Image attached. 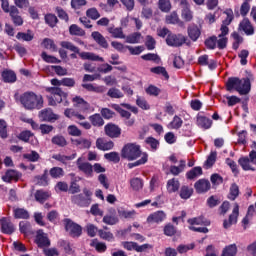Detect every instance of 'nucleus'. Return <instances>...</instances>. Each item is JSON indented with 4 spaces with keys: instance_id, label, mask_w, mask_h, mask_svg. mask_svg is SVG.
<instances>
[{
    "instance_id": "3c124183",
    "label": "nucleus",
    "mask_w": 256,
    "mask_h": 256,
    "mask_svg": "<svg viewBox=\"0 0 256 256\" xmlns=\"http://www.w3.org/2000/svg\"><path fill=\"white\" fill-rule=\"evenodd\" d=\"M237 255V244H230L223 249L222 256Z\"/></svg>"
},
{
    "instance_id": "e2e57ef3",
    "label": "nucleus",
    "mask_w": 256,
    "mask_h": 256,
    "mask_svg": "<svg viewBox=\"0 0 256 256\" xmlns=\"http://www.w3.org/2000/svg\"><path fill=\"white\" fill-rule=\"evenodd\" d=\"M104 158L112 163H119L121 161V156L117 152L106 153L104 154Z\"/></svg>"
},
{
    "instance_id": "ddd939ff",
    "label": "nucleus",
    "mask_w": 256,
    "mask_h": 256,
    "mask_svg": "<svg viewBox=\"0 0 256 256\" xmlns=\"http://www.w3.org/2000/svg\"><path fill=\"white\" fill-rule=\"evenodd\" d=\"M36 245L40 249H45V247H50L51 246V240H49V237L43 230H38L36 232Z\"/></svg>"
},
{
    "instance_id": "423d86ee",
    "label": "nucleus",
    "mask_w": 256,
    "mask_h": 256,
    "mask_svg": "<svg viewBox=\"0 0 256 256\" xmlns=\"http://www.w3.org/2000/svg\"><path fill=\"white\" fill-rule=\"evenodd\" d=\"M121 157L122 159H126V161H136L139 157H143L141 145L137 143L125 144L121 150Z\"/></svg>"
},
{
    "instance_id": "a19ab883",
    "label": "nucleus",
    "mask_w": 256,
    "mask_h": 256,
    "mask_svg": "<svg viewBox=\"0 0 256 256\" xmlns=\"http://www.w3.org/2000/svg\"><path fill=\"white\" fill-rule=\"evenodd\" d=\"M70 35H75L76 37H85V30L79 27L77 24H72L69 27Z\"/></svg>"
},
{
    "instance_id": "2f4dec72",
    "label": "nucleus",
    "mask_w": 256,
    "mask_h": 256,
    "mask_svg": "<svg viewBox=\"0 0 256 256\" xmlns=\"http://www.w3.org/2000/svg\"><path fill=\"white\" fill-rule=\"evenodd\" d=\"M73 145L78 147V149H89L91 147V140L87 138H78L72 140Z\"/></svg>"
},
{
    "instance_id": "1a4fd4ad",
    "label": "nucleus",
    "mask_w": 256,
    "mask_h": 256,
    "mask_svg": "<svg viewBox=\"0 0 256 256\" xmlns=\"http://www.w3.org/2000/svg\"><path fill=\"white\" fill-rule=\"evenodd\" d=\"M64 227L70 237H81V234L83 233L81 225L73 222V220L69 218L64 219Z\"/></svg>"
},
{
    "instance_id": "680f3d73",
    "label": "nucleus",
    "mask_w": 256,
    "mask_h": 256,
    "mask_svg": "<svg viewBox=\"0 0 256 256\" xmlns=\"http://www.w3.org/2000/svg\"><path fill=\"white\" fill-rule=\"evenodd\" d=\"M141 41V33L140 32H134L126 37V43H139Z\"/></svg>"
},
{
    "instance_id": "a211bd4d",
    "label": "nucleus",
    "mask_w": 256,
    "mask_h": 256,
    "mask_svg": "<svg viewBox=\"0 0 256 256\" xmlns=\"http://www.w3.org/2000/svg\"><path fill=\"white\" fill-rule=\"evenodd\" d=\"M8 13L10 14L11 20L16 27H21V25H23V17L16 6H11Z\"/></svg>"
},
{
    "instance_id": "dca6fc26",
    "label": "nucleus",
    "mask_w": 256,
    "mask_h": 256,
    "mask_svg": "<svg viewBox=\"0 0 256 256\" xmlns=\"http://www.w3.org/2000/svg\"><path fill=\"white\" fill-rule=\"evenodd\" d=\"M187 33H188L189 39L195 42L199 39V37H201V26L195 23H191L188 25Z\"/></svg>"
},
{
    "instance_id": "c85d7f7f",
    "label": "nucleus",
    "mask_w": 256,
    "mask_h": 256,
    "mask_svg": "<svg viewBox=\"0 0 256 256\" xmlns=\"http://www.w3.org/2000/svg\"><path fill=\"white\" fill-rule=\"evenodd\" d=\"M196 123L198 127H201L202 129H211V125H213V120L207 118L206 116L198 115Z\"/></svg>"
},
{
    "instance_id": "c03bdc74",
    "label": "nucleus",
    "mask_w": 256,
    "mask_h": 256,
    "mask_svg": "<svg viewBox=\"0 0 256 256\" xmlns=\"http://www.w3.org/2000/svg\"><path fill=\"white\" fill-rule=\"evenodd\" d=\"M147 161H149V155L144 152L139 160L134 163H128V169H133V167H139V165H145Z\"/></svg>"
},
{
    "instance_id": "393cba45",
    "label": "nucleus",
    "mask_w": 256,
    "mask_h": 256,
    "mask_svg": "<svg viewBox=\"0 0 256 256\" xmlns=\"http://www.w3.org/2000/svg\"><path fill=\"white\" fill-rule=\"evenodd\" d=\"M1 223V229L2 233H5L6 235H11L15 231V226L11 222L9 218H2L0 220Z\"/></svg>"
},
{
    "instance_id": "f8f14e48",
    "label": "nucleus",
    "mask_w": 256,
    "mask_h": 256,
    "mask_svg": "<svg viewBox=\"0 0 256 256\" xmlns=\"http://www.w3.org/2000/svg\"><path fill=\"white\" fill-rule=\"evenodd\" d=\"M21 177H23V173L15 169H8L2 176V181H4V183H17Z\"/></svg>"
},
{
    "instance_id": "cd10ccee",
    "label": "nucleus",
    "mask_w": 256,
    "mask_h": 256,
    "mask_svg": "<svg viewBox=\"0 0 256 256\" xmlns=\"http://www.w3.org/2000/svg\"><path fill=\"white\" fill-rule=\"evenodd\" d=\"M181 187V182H179L178 179L172 178L167 181L166 189L168 193H177L179 191V188Z\"/></svg>"
},
{
    "instance_id": "412c9836",
    "label": "nucleus",
    "mask_w": 256,
    "mask_h": 256,
    "mask_svg": "<svg viewBox=\"0 0 256 256\" xmlns=\"http://www.w3.org/2000/svg\"><path fill=\"white\" fill-rule=\"evenodd\" d=\"M239 30L243 31L245 35H254L255 34V28L253 27V24H251V21L249 18H244L240 24H239Z\"/></svg>"
},
{
    "instance_id": "774afa93",
    "label": "nucleus",
    "mask_w": 256,
    "mask_h": 256,
    "mask_svg": "<svg viewBox=\"0 0 256 256\" xmlns=\"http://www.w3.org/2000/svg\"><path fill=\"white\" fill-rule=\"evenodd\" d=\"M58 21L59 20L57 19V16H55V14H47L45 16V23H47L49 27H55Z\"/></svg>"
},
{
    "instance_id": "2eb2a0df",
    "label": "nucleus",
    "mask_w": 256,
    "mask_h": 256,
    "mask_svg": "<svg viewBox=\"0 0 256 256\" xmlns=\"http://www.w3.org/2000/svg\"><path fill=\"white\" fill-rule=\"evenodd\" d=\"M76 165H77L79 171L84 173V175H86V177H93V165H91V163L83 162V158H78Z\"/></svg>"
},
{
    "instance_id": "a878e982",
    "label": "nucleus",
    "mask_w": 256,
    "mask_h": 256,
    "mask_svg": "<svg viewBox=\"0 0 256 256\" xmlns=\"http://www.w3.org/2000/svg\"><path fill=\"white\" fill-rule=\"evenodd\" d=\"M39 117L40 119H42V121H48V122L57 121L59 119V116L53 113V110L51 109H44L40 111Z\"/></svg>"
},
{
    "instance_id": "6e6552de",
    "label": "nucleus",
    "mask_w": 256,
    "mask_h": 256,
    "mask_svg": "<svg viewBox=\"0 0 256 256\" xmlns=\"http://www.w3.org/2000/svg\"><path fill=\"white\" fill-rule=\"evenodd\" d=\"M238 164L242 167L243 171H256V151L252 150L247 157H241Z\"/></svg>"
},
{
    "instance_id": "6e6d98bb",
    "label": "nucleus",
    "mask_w": 256,
    "mask_h": 256,
    "mask_svg": "<svg viewBox=\"0 0 256 256\" xmlns=\"http://www.w3.org/2000/svg\"><path fill=\"white\" fill-rule=\"evenodd\" d=\"M107 95L108 97H111V99H123L124 97L123 92L117 88H110Z\"/></svg>"
},
{
    "instance_id": "338daca9",
    "label": "nucleus",
    "mask_w": 256,
    "mask_h": 256,
    "mask_svg": "<svg viewBox=\"0 0 256 256\" xmlns=\"http://www.w3.org/2000/svg\"><path fill=\"white\" fill-rule=\"evenodd\" d=\"M24 159H27L28 161H31L32 163H36V161H39L41 156L37 151H31L30 153H26L23 155Z\"/></svg>"
},
{
    "instance_id": "ea45409f",
    "label": "nucleus",
    "mask_w": 256,
    "mask_h": 256,
    "mask_svg": "<svg viewBox=\"0 0 256 256\" xmlns=\"http://www.w3.org/2000/svg\"><path fill=\"white\" fill-rule=\"evenodd\" d=\"M204 45L210 50L217 49L219 47V39L217 40V36H211L205 40Z\"/></svg>"
},
{
    "instance_id": "9b49d317",
    "label": "nucleus",
    "mask_w": 256,
    "mask_h": 256,
    "mask_svg": "<svg viewBox=\"0 0 256 256\" xmlns=\"http://www.w3.org/2000/svg\"><path fill=\"white\" fill-rule=\"evenodd\" d=\"M181 6V18L186 23H191L193 21V11H191V6L187 0H180Z\"/></svg>"
},
{
    "instance_id": "37998d69",
    "label": "nucleus",
    "mask_w": 256,
    "mask_h": 256,
    "mask_svg": "<svg viewBox=\"0 0 256 256\" xmlns=\"http://www.w3.org/2000/svg\"><path fill=\"white\" fill-rule=\"evenodd\" d=\"M239 197V186L235 183L231 184L230 190L228 193V199L230 201H235Z\"/></svg>"
},
{
    "instance_id": "0e129e2a",
    "label": "nucleus",
    "mask_w": 256,
    "mask_h": 256,
    "mask_svg": "<svg viewBox=\"0 0 256 256\" xmlns=\"http://www.w3.org/2000/svg\"><path fill=\"white\" fill-rule=\"evenodd\" d=\"M53 145H57L58 147H65L67 146V140L65 137L61 135H56L52 138Z\"/></svg>"
},
{
    "instance_id": "f257e3e1",
    "label": "nucleus",
    "mask_w": 256,
    "mask_h": 256,
    "mask_svg": "<svg viewBox=\"0 0 256 256\" xmlns=\"http://www.w3.org/2000/svg\"><path fill=\"white\" fill-rule=\"evenodd\" d=\"M51 85L54 87L46 88V92L50 95L47 96L48 104L51 107H55L58 103H63L64 107H68L69 101H67L68 94L64 92L60 87H75V79L63 78L61 80L54 78L51 80Z\"/></svg>"
},
{
    "instance_id": "7c9ffc66",
    "label": "nucleus",
    "mask_w": 256,
    "mask_h": 256,
    "mask_svg": "<svg viewBox=\"0 0 256 256\" xmlns=\"http://www.w3.org/2000/svg\"><path fill=\"white\" fill-rule=\"evenodd\" d=\"M1 77L4 83H15L17 81V74L13 70H4L1 73Z\"/></svg>"
},
{
    "instance_id": "4c0bfd02",
    "label": "nucleus",
    "mask_w": 256,
    "mask_h": 256,
    "mask_svg": "<svg viewBox=\"0 0 256 256\" xmlns=\"http://www.w3.org/2000/svg\"><path fill=\"white\" fill-rule=\"evenodd\" d=\"M13 215L15 219H29V211L24 208H13Z\"/></svg>"
},
{
    "instance_id": "aec40b11",
    "label": "nucleus",
    "mask_w": 256,
    "mask_h": 256,
    "mask_svg": "<svg viewBox=\"0 0 256 256\" xmlns=\"http://www.w3.org/2000/svg\"><path fill=\"white\" fill-rule=\"evenodd\" d=\"M239 217V204L235 203L232 214L229 216V221L224 220L223 227L224 229H229L231 225L237 223V218Z\"/></svg>"
},
{
    "instance_id": "a18cd8bd",
    "label": "nucleus",
    "mask_w": 256,
    "mask_h": 256,
    "mask_svg": "<svg viewBox=\"0 0 256 256\" xmlns=\"http://www.w3.org/2000/svg\"><path fill=\"white\" fill-rule=\"evenodd\" d=\"M183 127V119L175 115L173 120L168 124V129H181Z\"/></svg>"
},
{
    "instance_id": "864d4df0",
    "label": "nucleus",
    "mask_w": 256,
    "mask_h": 256,
    "mask_svg": "<svg viewBox=\"0 0 256 256\" xmlns=\"http://www.w3.org/2000/svg\"><path fill=\"white\" fill-rule=\"evenodd\" d=\"M86 16L88 17V19H92V21H97V19L101 17V13H99V10H97V8L92 7L86 11Z\"/></svg>"
},
{
    "instance_id": "473e14b6",
    "label": "nucleus",
    "mask_w": 256,
    "mask_h": 256,
    "mask_svg": "<svg viewBox=\"0 0 256 256\" xmlns=\"http://www.w3.org/2000/svg\"><path fill=\"white\" fill-rule=\"evenodd\" d=\"M65 117H68V119H78V121H85V115L81 114L80 112H77L71 108H68L64 111Z\"/></svg>"
},
{
    "instance_id": "4468645a",
    "label": "nucleus",
    "mask_w": 256,
    "mask_h": 256,
    "mask_svg": "<svg viewBox=\"0 0 256 256\" xmlns=\"http://www.w3.org/2000/svg\"><path fill=\"white\" fill-rule=\"evenodd\" d=\"M72 101L80 113H89V111H91V104H89L83 98L76 96L72 99Z\"/></svg>"
},
{
    "instance_id": "de8ad7c7",
    "label": "nucleus",
    "mask_w": 256,
    "mask_h": 256,
    "mask_svg": "<svg viewBox=\"0 0 256 256\" xmlns=\"http://www.w3.org/2000/svg\"><path fill=\"white\" fill-rule=\"evenodd\" d=\"M49 197H51V194L47 191L37 190L35 193V199L38 203H44Z\"/></svg>"
},
{
    "instance_id": "0eeeda50",
    "label": "nucleus",
    "mask_w": 256,
    "mask_h": 256,
    "mask_svg": "<svg viewBox=\"0 0 256 256\" xmlns=\"http://www.w3.org/2000/svg\"><path fill=\"white\" fill-rule=\"evenodd\" d=\"M91 197H93V192L89 188H84L82 193L71 196V203L77 207H89L92 201Z\"/></svg>"
},
{
    "instance_id": "49530a36",
    "label": "nucleus",
    "mask_w": 256,
    "mask_h": 256,
    "mask_svg": "<svg viewBox=\"0 0 256 256\" xmlns=\"http://www.w3.org/2000/svg\"><path fill=\"white\" fill-rule=\"evenodd\" d=\"M179 195L181 199H190L193 195V188L184 185L180 188Z\"/></svg>"
},
{
    "instance_id": "20e7f679",
    "label": "nucleus",
    "mask_w": 256,
    "mask_h": 256,
    "mask_svg": "<svg viewBox=\"0 0 256 256\" xmlns=\"http://www.w3.org/2000/svg\"><path fill=\"white\" fill-rule=\"evenodd\" d=\"M226 15V19L223 20L220 31L221 33L218 35V49H225L227 47V35H229V25H231L233 21V10H227L224 12Z\"/></svg>"
},
{
    "instance_id": "5701e85b",
    "label": "nucleus",
    "mask_w": 256,
    "mask_h": 256,
    "mask_svg": "<svg viewBox=\"0 0 256 256\" xmlns=\"http://www.w3.org/2000/svg\"><path fill=\"white\" fill-rule=\"evenodd\" d=\"M96 147L100 151H111L115 147V143L113 141H107L104 138H98L96 140Z\"/></svg>"
},
{
    "instance_id": "c756f323",
    "label": "nucleus",
    "mask_w": 256,
    "mask_h": 256,
    "mask_svg": "<svg viewBox=\"0 0 256 256\" xmlns=\"http://www.w3.org/2000/svg\"><path fill=\"white\" fill-rule=\"evenodd\" d=\"M107 31L114 39H125V33H123V28L121 27L110 26Z\"/></svg>"
},
{
    "instance_id": "bb28decb",
    "label": "nucleus",
    "mask_w": 256,
    "mask_h": 256,
    "mask_svg": "<svg viewBox=\"0 0 256 256\" xmlns=\"http://www.w3.org/2000/svg\"><path fill=\"white\" fill-rule=\"evenodd\" d=\"M91 37L92 39H94V41H96V43H98V45H100V47H102L103 49H108L109 43L107 42V39H105V36L103 34L95 31L92 32Z\"/></svg>"
},
{
    "instance_id": "69168bd1",
    "label": "nucleus",
    "mask_w": 256,
    "mask_h": 256,
    "mask_svg": "<svg viewBox=\"0 0 256 256\" xmlns=\"http://www.w3.org/2000/svg\"><path fill=\"white\" fill-rule=\"evenodd\" d=\"M42 45L45 49H49L50 51L57 52V45L52 39L45 38L42 42Z\"/></svg>"
},
{
    "instance_id": "f03ea898",
    "label": "nucleus",
    "mask_w": 256,
    "mask_h": 256,
    "mask_svg": "<svg viewBox=\"0 0 256 256\" xmlns=\"http://www.w3.org/2000/svg\"><path fill=\"white\" fill-rule=\"evenodd\" d=\"M14 100L22 105L26 111H39V109H43V104L45 103L43 96L33 91H26L22 94L16 91L14 93Z\"/></svg>"
},
{
    "instance_id": "39448f33",
    "label": "nucleus",
    "mask_w": 256,
    "mask_h": 256,
    "mask_svg": "<svg viewBox=\"0 0 256 256\" xmlns=\"http://www.w3.org/2000/svg\"><path fill=\"white\" fill-rule=\"evenodd\" d=\"M63 49H67L68 51H72V53H77L81 59L88 61H100V63H104L105 59L100 57L99 55L93 52H80L79 47L75 46L72 42L62 41L60 43Z\"/></svg>"
},
{
    "instance_id": "9d476101",
    "label": "nucleus",
    "mask_w": 256,
    "mask_h": 256,
    "mask_svg": "<svg viewBox=\"0 0 256 256\" xmlns=\"http://www.w3.org/2000/svg\"><path fill=\"white\" fill-rule=\"evenodd\" d=\"M184 43H187V37L183 34L170 33L167 35L166 44L169 47H181Z\"/></svg>"
},
{
    "instance_id": "f704fd0d",
    "label": "nucleus",
    "mask_w": 256,
    "mask_h": 256,
    "mask_svg": "<svg viewBox=\"0 0 256 256\" xmlns=\"http://www.w3.org/2000/svg\"><path fill=\"white\" fill-rule=\"evenodd\" d=\"M83 89H86V91H90L92 93H105V86H99L96 84H82Z\"/></svg>"
},
{
    "instance_id": "13d9d810",
    "label": "nucleus",
    "mask_w": 256,
    "mask_h": 256,
    "mask_svg": "<svg viewBox=\"0 0 256 256\" xmlns=\"http://www.w3.org/2000/svg\"><path fill=\"white\" fill-rule=\"evenodd\" d=\"M136 105H138L140 109H143L144 111H149V109H151L149 102H147V100L141 96L137 97Z\"/></svg>"
},
{
    "instance_id": "4be33fe9",
    "label": "nucleus",
    "mask_w": 256,
    "mask_h": 256,
    "mask_svg": "<svg viewBox=\"0 0 256 256\" xmlns=\"http://www.w3.org/2000/svg\"><path fill=\"white\" fill-rule=\"evenodd\" d=\"M194 188L197 193H207L211 189V182L207 179H199L195 182Z\"/></svg>"
},
{
    "instance_id": "72a5a7b5",
    "label": "nucleus",
    "mask_w": 256,
    "mask_h": 256,
    "mask_svg": "<svg viewBox=\"0 0 256 256\" xmlns=\"http://www.w3.org/2000/svg\"><path fill=\"white\" fill-rule=\"evenodd\" d=\"M185 167H187V162L185 160H180L179 166H170V173L174 176L180 175V173H183V171H185Z\"/></svg>"
},
{
    "instance_id": "f3484780",
    "label": "nucleus",
    "mask_w": 256,
    "mask_h": 256,
    "mask_svg": "<svg viewBox=\"0 0 256 256\" xmlns=\"http://www.w3.org/2000/svg\"><path fill=\"white\" fill-rule=\"evenodd\" d=\"M166 23L168 25H178L181 29H185V22L180 20L179 14H177L176 11H173L166 16Z\"/></svg>"
},
{
    "instance_id": "58836bf2",
    "label": "nucleus",
    "mask_w": 256,
    "mask_h": 256,
    "mask_svg": "<svg viewBox=\"0 0 256 256\" xmlns=\"http://www.w3.org/2000/svg\"><path fill=\"white\" fill-rule=\"evenodd\" d=\"M200 175H203V168L197 166L192 168L190 171L186 173L187 179H197V177H200Z\"/></svg>"
},
{
    "instance_id": "bf43d9fd",
    "label": "nucleus",
    "mask_w": 256,
    "mask_h": 256,
    "mask_svg": "<svg viewBox=\"0 0 256 256\" xmlns=\"http://www.w3.org/2000/svg\"><path fill=\"white\" fill-rule=\"evenodd\" d=\"M147 95H150L152 97H159V95H161V89H159L157 86L155 85H149L146 89H145Z\"/></svg>"
},
{
    "instance_id": "603ef678",
    "label": "nucleus",
    "mask_w": 256,
    "mask_h": 256,
    "mask_svg": "<svg viewBox=\"0 0 256 256\" xmlns=\"http://www.w3.org/2000/svg\"><path fill=\"white\" fill-rule=\"evenodd\" d=\"M118 215L122 219H133L135 215H137V212L135 210L126 211L125 209L121 208L118 209Z\"/></svg>"
},
{
    "instance_id": "5fc2aeb1",
    "label": "nucleus",
    "mask_w": 256,
    "mask_h": 256,
    "mask_svg": "<svg viewBox=\"0 0 256 256\" xmlns=\"http://www.w3.org/2000/svg\"><path fill=\"white\" fill-rule=\"evenodd\" d=\"M63 175H65V171H63L61 167H53L50 169V177H52V179H61Z\"/></svg>"
},
{
    "instance_id": "79ce46f5",
    "label": "nucleus",
    "mask_w": 256,
    "mask_h": 256,
    "mask_svg": "<svg viewBox=\"0 0 256 256\" xmlns=\"http://www.w3.org/2000/svg\"><path fill=\"white\" fill-rule=\"evenodd\" d=\"M188 223L189 225H191V227H193L194 225H205V226L209 225V221H207L203 216L190 218L188 219Z\"/></svg>"
},
{
    "instance_id": "8fccbe9b",
    "label": "nucleus",
    "mask_w": 256,
    "mask_h": 256,
    "mask_svg": "<svg viewBox=\"0 0 256 256\" xmlns=\"http://www.w3.org/2000/svg\"><path fill=\"white\" fill-rule=\"evenodd\" d=\"M90 247H94L98 253H105L107 251V244L98 242L95 239L91 241Z\"/></svg>"
},
{
    "instance_id": "4d7b16f0",
    "label": "nucleus",
    "mask_w": 256,
    "mask_h": 256,
    "mask_svg": "<svg viewBox=\"0 0 256 256\" xmlns=\"http://www.w3.org/2000/svg\"><path fill=\"white\" fill-rule=\"evenodd\" d=\"M217 161V152H211L208 156L207 160L205 161V168L211 169L213 165H215V162Z\"/></svg>"
},
{
    "instance_id": "6ab92c4d",
    "label": "nucleus",
    "mask_w": 256,
    "mask_h": 256,
    "mask_svg": "<svg viewBox=\"0 0 256 256\" xmlns=\"http://www.w3.org/2000/svg\"><path fill=\"white\" fill-rule=\"evenodd\" d=\"M105 134L111 139H117L121 136V128L115 124H107L104 127Z\"/></svg>"
},
{
    "instance_id": "7ed1b4c3",
    "label": "nucleus",
    "mask_w": 256,
    "mask_h": 256,
    "mask_svg": "<svg viewBox=\"0 0 256 256\" xmlns=\"http://www.w3.org/2000/svg\"><path fill=\"white\" fill-rule=\"evenodd\" d=\"M227 91H238L240 95H247L251 91V81L249 78L239 79L238 77H231L226 83Z\"/></svg>"
},
{
    "instance_id": "c9c22d12",
    "label": "nucleus",
    "mask_w": 256,
    "mask_h": 256,
    "mask_svg": "<svg viewBox=\"0 0 256 256\" xmlns=\"http://www.w3.org/2000/svg\"><path fill=\"white\" fill-rule=\"evenodd\" d=\"M89 121L93 127H103L105 125V121L100 114H93L89 117Z\"/></svg>"
},
{
    "instance_id": "09e8293b",
    "label": "nucleus",
    "mask_w": 256,
    "mask_h": 256,
    "mask_svg": "<svg viewBox=\"0 0 256 256\" xmlns=\"http://www.w3.org/2000/svg\"><path fill=\"white\" fill-rule=\"evenodd\" d=\"M171 0H159L158 1V9L162 11V13H169L171 11Z\"/></svg>"
},
{
    "instance_id": "b1692460",
    "label": "nucleus",
    "mask_w": 256,
    "mask_h": 256,
    "mask_svg": "<svg viewBox=\"0 0 256 256\" xmlns=\"http://www.w3.org/2000/svg\"><path fill=\"white\" fill-rule=\"evenodd\" d=\"M167 218V214L163 211H156L147 217V223H162Z\"/></svg>"
},
{
    "instance_id": "e433bc0d",
    "label": "nucleus",
    "mask_w": 256,
    "mask_h": 256,
    "mask_svg": "<svg viewBox=\"0 0 256 256\" xmlns=\"http://www.w3.org/2000/svg\"><path fill=\"white\" fill-rule=\"evenodd\" d=\"M151 73H154L155 75H162V77L169 81V73L167 72V69L163 66H156L150 69Z\"/></svg>"
},
{
    "instance_id": "052dcab7",
    "label": "nucleus",
    "mask_w": 256,
    "mask_h": 256,
    "mask_svg": "<svg viewBox=\"0 0 256 256\" xmlns=\"http://www.w3.org/2000/svg\"><path fill=\"white\" fill-rule=\"evenodd\" d=\"M130 185L133 191H141V189H143V180L140 178H133L130 180Z\"/></svg>"
}]
</instances>
